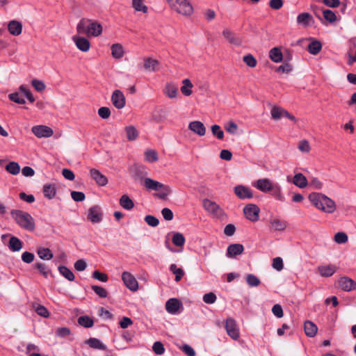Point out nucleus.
<instances>
[{
    "mask_svg": "<svg viewBox=\"0 0 356 356\" xmlns=\"http://www.w3.org/2000/svg\"><path fill=\"white\" fill-rule=\"evenodd\" d=\"M309 201L318 209L327 213L336 210L335 202L328 197L318 193H312L308 197Z\"/></svg>",
    "mask_w": 356,
    "mask_h": 356,
    "instance_id": "obj_1",
    "label": "nucleus"
},
{
    "mask_svg": "<svg viewBox=\"0 0 356 356\" xmlns=\"http://www.w3.org/2000/svg\"><path fill=\"white\" fill-rule=\"evenodd\" d=\"M76 31L79 34H86L88 36L97 37L102 33V26L96 21L83 18L77 24Z\"/></svg>",
    "mask_w": 356,
    "mask_h": 356,
    "instance_id": "obj_2",
    "label": "nucleus"
},
{
    "mask_svg": "<svg viewBox=\"0 0 356 356\" xmlns=\"http://www.w3.org/2000/svg\"><path fill=\"white\" fill-rule=\"evenodd\" d=\"M144 186L148 190L159 191L156 195L161 200H166L171 193L172 190L168 185H165L151 178H145L143 183Z\"/></svg>",
    "mask_w": 356,
    "mask_h": 356,
    "instance_id": "obj_3",
    "label": "nucleus"
},
{
    "mask_svg": "<svg viewBox=\"0 0 356 356\" xmlns=\"http://www.w3.org/2000/svg\"><path fill=\"white\" fill-rule=\"evenodd\" d=\"M10 214L21 227L29 231L34 230L35 221L29 213L20 210H13Z\"/></svg>",
    "mask_w": 356,
    "mask_h": 356,
    "instance_id": "obj_4",
    "label": "nucleus"
},
{
    "mask_svg": "<svg viewBox=\"0 0 356 356\" xmlns=\"http://www.w3.org/2000/svg\"><path fill=\"white\" fill-rule=\"evenodd\" d=\"M170 8L178 13L190 16L193 13V8L188 0H166Z\"/></svg>",
    "mask_w": 356,
    "mask_h": 356,
    "instance_id": "obj_5",
    "label": "nucleus"
},
{
    "mask_svg": "<svg viewBox=\"0 0 356 356\" xmlns=\"http://www.w3.org/2000/svg\"><path fill=\"white\" fill-rule=\"evenodd\" d=\"M225 327L227 334L234 340H238L240 337L239 328L236 321L232 318H228L225 321Z\"/></svg>",
    "mask_w": 356,
    "mask_h": 356,
    "instance_id": "obj_6",
    "label": "nucleus"
},
{
    "mask_svg": "<svg viewBox=\"0 0 356 356\" xmlns=\"http://www.w3.org/2000/svg\"><path fill=\"white\" fill-rule=\"evenodd\" d=\"M260 209L258 206L254 204H247L243 208V213L247 219L252 222H255L259 220V215Z\"/></svg>",
    "mask_w": 356,
    "mask_h": 356,
    "instance_id": "obj_7",
    "label": "nucleus"
},
{
    "mask_svg": "<svg viewBox=\"0 0 356 356\" xmlns=\"http://www.w3.org/2000/svg\"><path fill=\"white\" fill-rule=\"evenodd\" d=\"M122 280L124 285L131 291H136L138 289V283L135 277L129 272H123Z\"/></svg>",
    "mask_w": 356,
    "mask_h": 356,
    "instance_id": "obj_8",
    "label": "nucleus"
},
{
    "mask_svg": "<svg viewBox=\"0 0 356 356\" xmlns=\"http://www.w3.org/2000/svg\"><path fill=\"white\" fill-rule=\"evenodd\" d=\"M32 133L38 138H49L53 134V129L45 125H35L31 128Z\"/></svg>",
    "mask_w": 356,
    "mask_h": 356,
    "instance_id": "obj_9",
    "label": "nucleus"
},
{
    "mask_svg": "<svg viewBox=\"0 0 356 356\" xmlns=\"http://www.w3.org/2000/svg\"><path fill=\"white\" fill-rule=\"evenodd\" d=\"M165 309L168 313L176 314L183 309V305L178 299L170 298L165 303Z\"/></svg>",
    "mask_w": 356,
    "mask_h": 356,
    "instance_id": "obj_10",
    "label": "nucleus"
},
{
    "mask_svg": "<svg viewBox=\"0 0 356 356\" xmlns=\"http://www.w3.org/2000/svg\"><path fill=\"white\" fill-rule=\"evenodd\" d=\"M338 286L344 291H351L356 289V282L348 277H341L338 280Z\"/></svg>",
    "mask_w": 356,
    "mask_h": 356,
    "instance_id": "obj_11",
    "label": "nucleus"
},
{
    "mask_svg": "<svg viewBox=\"0 0 356 356\" xmlns=\"http://www.w3.org/2000/svg\"><path fill=\"white\" fill-rule=\"evenodd\" d=\"M111 102L118 109H122L125 106L126 99L122 91L115 90L111 96Z\"/></svg>",
    "mask_w": 356,
    "mask_h": 356,
    "instance_id": "obj_12",
    "label": "nucleus"
},
{
    "mask_svg": "<svg viewBox=\"0 0 356 356\" xmlns=\"http://www.w3.org/2000/svg\"><path fill=\"white\" fill-rule=\"evenodd\" d=\"M235 195L240 199H251L253 197L252 191L247 186L238 185L234 187Z\"/></svg>",
    "mask_w": 356,
    "mask_h": 356,
    "instance_id": "obj_13",
    "label": "nucleus"
},
{
    "mask_svg": "<svg viewBox=\"0 0 356 356\" xmlns=\"http://www.w3.org/2000/svg\"><path fill=\"white\" fill-rule=\"evenodd\" d=\"M88 218L92 223H97L102 220V212L101 208L99 206H93L88 210Z\"/></svg>",
    "mask_w": 356,
    "mask_h": 356,
    "instance_id": "obj_14",
    "label": "nucleus"
},
{
    "mask_svg": "<svg viewBox=\"0 0 356 356\" xmlns=\"http://www.w3.org/2000/svg\"><path fill=\"white\" fill-rule=\"evenodd\" d=\"M274 184L275 183L272 182L269 179L264 178L256 181L253 186L261 192L268 193Z\"/></svg>",
    "mask_w": 356,
    "mask_h": 356,
    "instance_id": "obj_15",
    "label": "nucleus"
},
{
    "mask_svg": "<svg viewBox=\"0 0 356 356\" xmlns=\"http://www.w3.org/2000/svg\"><path fill=\"white\" fill-rule=\"evenodd\" d=\"M90 175L99 186H104L108 184V179L106 177L95 168H91L90 170Z\"/></svg>",
    "mask_w": 356,
    "mask_h": 356,
    "instance_id": "obj_16",
    "label": "nucleus"
},
{
    "mask_svg": "<svg viewBox=\"0 0 356 356\" xmlns=\"http://www.w3.org/2000/svg\"><path fill=\"white\" fill-rule=\"evenodd\" d=\"M72 40L75 43L76 47L81 51L87 52L90 48L89 40L83 37L74 35Z\"/></svg>",
    "mask_w": 356,
    "mask_h": 356,
    "instance_id": "obj_17",
    "label": "nucleus"
},
{
    "mask_svg": "<svg viewBox=\"0 0 356 356\" xmlns=\"http://www.w3.org/2000/svg\"><path fill=\"white\" fill-rule=\"evenodd\" d=\"M204 208L209 213H213L216 216H220L222 213V210L220 209L215 202L211 201L208 199L203 200Z\"/></svg>",
    "mask_w": 356,
    "mask_h": 356,
    "instance_id": "obj_18",
    "label": "nucleus"
},
{
    "mask_svg": "<svg viewBox=\"0 0 356 356\" xmlns=\"http://www.w3.org/2000/svg\"><path fill=\"white\" fill-rule=\"evenodd\" d=\"M288 226L286 220H283L277 218H271L269 221V227L274 231H284Z\"/></svg>",
    "mask_w": 356,
    "mask_h": 356,
    "instance_id": "obj_19",
    "label": "nucleus"
},
{
    "mask_svg": "<svg viewBox=\"0 0 356 356\" xmlns=\"http://www.w3.org/2000/svg\"><path fill=\"white\" fill-rule=\"evenodd\" d=\"M188 129L200 136H203L206 134V127L200 121H193L188 124Z\"/></svg>",
    "mask_w": 356,
    "mask_h": 356,
    "instance_id": "obj_20",
    "label": "nucleus"
},
{
    "mask_svg": "<svg viewBox=\"0 0 356 356\" xmlns=\"http://www.w3.org/2000/svg\"><path fill=\"white\" fill-rule=\"evenodd\" d=\"M337 268L332 264L321 265L317 268L318 274L325 277H331L336 271Z\"/></svg>",
    "mask_w": 356,
    "mask_h": 356,
    "instance_id": "obj_21",
    "label": "nucleus"
},
{
    "mask_svg": "<svg viewBox=\"0 0 356 356\" xmlns=\"http://www.w3.org/2000/svg\"><path fill=\"white\" fill-rule=\"evenodd\" d=\"M287 181H292V183L296 185V186L299 187L300 188H305L307 184H308V182H307V179L306 178V177L299 172V173H296L292 181H291V178L290 177H287Z\"/></svg>",
    "mask_w": 356,
    "mask_h": 356,
    "instance_id": "obj_22",
    "label": "nucleus"
},
{
    "mask_svg": "<svg viewBox=\"0 0 356 356\" xmlns=\"http://www.w3.org/2000/svg\"><path fill=\"white\" fill-rule=\"evenodd\" d=\"M222 35L231 44L236 46H240L242 44L241 38L229 29H225L222 31Z\"/></svg>",
    "mask_w": 356,
    "mask_h": 356,
    "instance_id": "obj_23",
    "label": "nucleus"
},
{
    "mask_svg": "<svg viewBox=\"0 0 356 356\" xmlns=\"http://www.w3.org/2000/svg\"><path fill=\"white\" fill-rule=\"evenodd\" d=\"M244 250L243 245L239 243H234L231 244L228 246L227 250V257H235L237 255H239L243 253Z\"/></svg>",
    "mask_w": 356,
    "mask_h": 356,
    "instance_id": "obj_24",
    "label": "nucleus"
},
{
    "mask_svg": "<svg viewBox=\"0 0 356 356\" xmlns=\"http://www.w3.org/2000/svg\"><path fill=\"white\" fill-rule=\"evenodd\" d=\"M8 30L12 35L18 36L22 33V24L19 21L11 20L8 24Z\"/></svg>",
    "mask_w": 356,
    "mask_h": 356,
    "instance_id": "obj_25",
    "label": "nucleus"
},
{
    "mask_svg": "<svg viewBox=\"0 0 356 356\" xmlns=\"http://www.w3.org/2000/svg\"><path fill=\"white\" fill-rule=\"evenodd\" d=\"M314 22L313 17L308 13H300L297 17V23L304 27H307Z\"/></svg>",
    "mask_w": 356,
    "mask_h": 356,
    "instance_id": "obj_26",
    "label": "nucleus"
},
{
    "mask_svg": "<svg viewBox=\"0 0 356 356\" xmlns=\"http://www.w3.org/2000/svg\"><path fill=\"white\" fill-rule=\"evenodd\" d=\"M163 93L170 99H175L179 96L178 88L172 83H167L163 88Z\"/></svg>",
    "mask_w": 356,
    "mask_h": 356,
    "instance_id": "obj_27",
    "label": "nucleus"
},
{
    "mask_svg": "<svg viewBox=\"0 0 356 356\" xmlns=\"http://www.w3.org/2000/svg\"><path fill=\"white\" fill-rule=\"evenodd\" d=\"M159 62L152 58H147L144 60L143 67L149 72H154L159 70Z\"/></svg>",
    "mask_w": 356,
    "mask_h": 356,
    "instance_id": "obj_28",
    "label": "nucleus"
},
{
    "mask_svg": "<svg viewBox=\"0 0 356 356\" xmlns=\"http://www.w3.org/2000/svg\"><path fill=\"white\" fill-rule=\"evenodd\" d=\"M44 195L49 200L53 199L56 194V187L54 184H47L43 186Z\"/></svg>",
    "mask_w": 356,
    "mask_h": 356,
    "instance_id": "obj_29",
    "label": "nucleus"
},
{
    "mask_svg": "<svg viewBox=\"0 0 356 356\" xmlns=\"http://www.w3.org/2000/svg\"><path fill=\"white\" fill-rule=\"evenodd\" d=\"M120 205L126 210H131L134 207V201L127 195H122L119 200Z\"/></svg>",
    "mask_w": 356,
    "mask_h": 356,
    "instance_id": "obj_30",
    "label": "nucleus"
},
{
    "mask_svg": "<svg viewBox=\"0 0 356 356\" xmlns=\"http://www.w3.org/2000/svg\"><path fill=\"white\" fill-rule=\"evenodd\" d=\"M305 332L307 337H314L318 331L317 326L312 321H307L304 324Z\"/></svg>",
    "mask_w": 356,
    "mask_h": 356,
    "instance_id": "obj_31",
    "label": "nucleus"
},
{
    "mask_svg": "<svg viewBox=\"0 0 356 356\" xmlns=\"http://www.w3.org/2000/svg\"><path fill=\"white\" fill-rule=\"evenodd\" d=\"M111 50L113 57L116 59L122 58L124 54V48L122 44L119 43L113 44L111 47Z\"/></svg>",
    "mask_w": 356,
    "mask_h": 356,
    "instance_id": "obj_32",
    "label": "nucleus"
},
{
    "mask_svg": "<svg viewBox=\"0 0 356 356\" xmlns=\"http://www.w3.org/2000/svg\"><path fill=\"white\" fill-rule=\"evenodd\" d=\"M165 119L166 113L165 111L162 108L154 111L152 115V121L153 122H163Z\"/></svg>",
    "mask_w": 356,
    "mask_h": 356,
    "instance_id": "obj_33",
    "label": "nucleus"
},
{
    "mask_svg": "<svg viewBox=\"0 0 356 356\" xmlns=\"http://www.w3.org/2000/svg\"><path fill=\"white\" fill-rule=\"evenodd\" d=\"M270 58L275 63H280L282 60L283 55L280 48L274 47L269 51Z\"/></svg>",
    "mask_w": 356,
    "mask_h": 356,
    "instance_id": "obj_34",
    "label": "nucleus"
},
{
    "mask_svg": "<svg viewBox=\"0 0 356 356\" xmlns=\"http://www.w3.org/2000/svg\"><path fill=\"white\" fill-rule=\"evenodd\" d=\"M8 248L13 252L19 251L22 248V243L18 238L11 236L9 241Z\"/></svg>",
    "mask_w": 356,
    "mask_h": 356,
    "instance_id": "obj_35",
    "label": "nucleus"
},
{
    "mask_svg": "<svg viewBox=\"0 0 356 356\" xmlns=\"http://www.w3.org/2000/svg\"><path fill=\"white\" fill-rule=\"evenodd\" d=\"M285 111H286L285 109H284L283 108H282L280 106H273V108L270 111V114H271L272 118L275 120H279L282 117L285 116V114H284V113H285Z\"/></svg>",
    "mask_w": 356,
    "mask_h": 356,
    "instance_id": "obj_36",
    "label": "nucleus"
},
{
    "mask_svg": "<svg viewBox=\"0 0 356 356\" xmlns=\"http://www.w3.org/2000/svg\"><path fill=\"white\" fill-rule=\"evenodd\" d=\"M91 348L99 350H105L106 346L102 341L96 338H90L86 342Z\"/></svg>",
    "mask_w": 356,
    "mask_h": 356,
    "instance_id": "obj_37",
    "label": "nucleus"
},
{
    "mask_svg": "<svg viewBox=\"0 0 356 356\" xmlns=\"http://www.w3.org/2000/svg\"><path fill=\"white\" fill-rule=\"evenodd\" d=\"M322 49L321 43L318 40H312L308 45V51L313 55H316Z\"/></svg>",
    "mask_w": 356,
    "mask_h": 356,
    "instance_id": "obj_38",
    "label": "nucleus"
},
{
    "mask_svg": "<svg viewBox=\"0 0 356 356\" xmlns=\"http://www.w3.org/2000/svg\"><path fill=\"white\" fill-rule=\"evenodd\" d=\"M183 86L181 87V91L185 96H190L192 94L193 84L188 79L182 81Z\"/></svg>",
    "mask_w": 356,
    "mask_h": 356,
    "instance_id": "obj_39",
    "label": "nucleus"
},
{
    "mask_svg": "<svg viewBox=\"0 0 356 356\" xmlns=\"http://www.w3.org/2000/svg\"><path fill=\"white\" fill-rule=\"evenodd\" d=\"M37 253L39 257L43 260H50L53 258V254L49 248H40L38 250Z\"/></svg>",
    "mask_w": 356,
    "mask_h": 356,
    "instance_id": "obj_40",
    "label": "nucleus"
},
{
    "mask_svg": "<svg viewBox=\"0 0 356 356\" xmlns=\"http://www.w3.org/2000/svg\"><path fill=\"white\" fill-rule=\"evenodd\" d=\"M59 273L69 281H73L75 278L74 273L71 270L64 266L58 267Z\"/></svg>",
    "mask_w": 356,
    "mask_h": 356,
    "instance_id": "obj_41",
    "label": "nucleus"
},
{
    "mask_svg": "<svg viewBox=\"0 0 356 356\" xmlns=\"http://www.w3.org/2000/svg\"><path fill=\"white\" fill-rule=\"evenodd\" d=\"M6 170L11 175H16L20 172V165L18 163L12 161L6 165Z\"/></svg>",
    "mask_w": 356,
    "mask_h": 356,
    "instance_id": "obj_42",
    "label": "nucleus"
},
{
    "mask_svg": "<svg viewBox=\"0 0 356 356\" xmlns=\"http://www.w3.org/2000/svg\"><path fill=\"white\" fill-rule=\"evenodd\" d=\"M127 138L129 140H134L138 136V132L134 126H128L125 127Z\"/></svg>",
    "mask_w": 356,
    "mask_h": 356,
    "instance_id": "obj_43",
    "label": "nucleus"
},
{
    "mask_svg": "<svg viewBox=\"0 0 356 356\" xmlns=\"http://www.w3.org/2000/svg\"><path fill=\"white\" fill-rule=\"evenodd\" d=\"M324 19L330 23H334L337 21V17L334 12L329 9L322 10Z\"/></svg>",
    "mask_w": 356,
    "mask_h": 356,
    "instance_id": "obj_44",
    "label": "nucleus"
},
{
    "mask_svg": "<svg viewBox=\"0 0 356 356\" xmlns=\"http://www.w3.org/2000/svg\"><path fill=\"white\" fill-rule=\"evenodd\" d=\"M78 323L86 328H89L93 326V320L88 316H82L78 318Z\"/></svg>",
    "mask_w": 356,
    "mask_h": 356,
    "instance_id": "obj_45",
    "label": "nucleus"
},
{
    "mask_svg": "<svg viewBox=\"0 0 356 356\" xmlns=\"http://www.w3.org/2000/svg\"><path fill=\"white\" fill-rule=\"evenodd\" d=\"M132 6L136 11L143 13H147L148 11L147 6L143 4L142 0H132Z\"/></svg>",
    "mask_w": 356,
    "mask_h": 356,
    "instance_id": "obj_46",
    "label": "nucleus"
},
{
    "mask_svg": "<svg viewBox=\"0 0 356 356\" xmlns=\"http://www.w3.org/2000/svg\"><path fill=\"white\" fill-rule=\"evenodd\" d=\"M246 282L250 287L258 286L261 282L260 280L253 274H248L246 276Z\"/></svg>",
    "mask_w": 356,
    "mask_h": 356,
    "instance_id": "obj_47",
    "label": "nucleus"
},
{
    "mask_svg": "<svg viewBox=\"0 0 356 356\" xmlns=\"http://www.w3.org/2000/svg\"><path fill=\"white\" fill-rule=\"evenodd\" d=\"M172 243L176 246L182 247L185 243V238L181 233H175L172 236Z\"/></svg>",
    "mask_w": 356,
    "mask_h": 356,
    "instance_id": "obj_48",
    "label": "nucleus"
},
{
    "mask_svg": "<svg viewBox=\"0 0 356 356\" xmlns=\"http://www.w3.org/2000/svg\"><path fill=\"white\" fill-rule=\"evenodd\" d=\"M334 239L337 243L342 244L346 243L348 238V235L345 232H339L334 235Z\"/></svg>",
    "mask_w": 356,
    "mask_h": 356,
    "instance_id": "obj_49",
    "label": "nucleus"
},
{
    "mask_svg": "<svg viewBox=\"0 0 356 356\" xmlns=\"http://www.w3.org/2000/svg\"><path fill=\"white\" fill-rule=\"evenodd\" d=\"M211 129L213 135L216 136L218 139L221 140L224 138V132L219 125L214 124L211 126Z\"/></svg>",
    "mask_w": 356,
    "mask_h": 356,
    "instance_id": "obj_50",
    "label": "nucleus"
},
{
    "mask_svg": "<svg viewBox=\"0 0 356 356\" xmlns=\"http://www.w3.org/2000/svg\"><path fill=\"white\" fill-rule=\"evenodd\" d=\"M145 159L149 162H155L158 161V154L155 150L149 149L145 153Z\"/></svg>",
    "mask_w": 356,
    "mask_h": 356,
    "instance_id": "obj_51",
    "label": "nucleus"
},
{
    "mask_svg": "<svg viewBox=\"0 0 356 356\" xmlns=\"http://www.w3.org/2000/svg\"><path fill=\"white\" fill-rule=\"evenodd\" d=\"M243 60L250 67H254L257 65V60L252 54L243 56Z\"/></svg>",
    "mask_w": 356,
    "mask_h": 356,
    "instance_id": "obj_52",
    "label": "nucleus"
},
{
    "mask_svg": "<svg viewBox=\"0 0 356 356\" xmlns=\"http://www.w3.org/2000/svg\"><path fill=\"white\" fill-rule=\"evenodd\" d=\"M152 350L155 354L161 355L165 353L163 344L161 341H156L154 343Z\"/></svg>",
    "mask_w": 356,
    "mask_h": 356,
    "instance_id": "obj_53",
    "label": "nucleus"
},
{
    "mask_svg": "<svg viewBox=\"0 0 356 356\" xmlns=\"http://www.w3.org/2000/svg\"><path fill=\"white\" fill-rule=\"evenodd\" d=\"M270 192L271 194L275 196L277 199L282 200V196L281 193V187L279 184H275L271 188Z\"/></svg>",
    "mask_w": 356,
    "mask_h": 356,
    "instance_id": "obj_54",
    "label": "nucleus"
},
{
    "mask_svg": "<svg viewBox=\"0 0 356 356\" xmlns=\"http://www.w3.org/2000/svg\"><path fill=\"white\" fill-rule=\"evenodd\" d=\"M35 268L38 269L40 273L46 278L48 277V275L51 273V270L48 269L45 264L42 263H36Z\"/></svg>",
    "mask_w": 356,
    "mask_h": 356,
    "instance_id": "obj_55",
    "label": "nucleus"
},
{
    "mask_svg": "<svg viewBox=\"0 0 356 356\" xmlns=\"http://www.w3.org/2000/svg\"><path fill=\"white\" fill-rule=\"evenodd\" d=\"M91 288L94 292L101 298H106L108 295L106 290L102 286L92 285Z\"/></svg>",
    "mask_w": 356,
    "mask_h": 356,
    "instance_id": "obj_56",
    "label": "nucleus"
},
{
    "mask_svg": "<svg viewBox=\"0 0 356 356\" xmlns=\"http://www.w3.org/2000/svg\"><path fill=\"white\" fill-rule=\"evenodd\" d=\"M225 129L229 134H235L238 130V126L234 122L229 121L225 125Z\"/></svg>",
    "mask_w": 356,
    "mask_h": 356,
    "instance_id": "obj_57",
    "label": "nucleus"
},
{
    "mask_svg": "<svg viewBox=\"0 0 356 356\" xmlns=\"http://www.w3.org/2000/svg\"><path fill=\"white\" fill-rule=\"evenodd\" d=\"M202 299L207 304H213L216 301L217 297L214 293L210 292L204 294Z\"/></svg>",
    "mask_w": 356,
    "mask_h": 356,
    "instance_id": "obj_58",
    "label": "nucleus"
},
{
    "mask_svg": "<svg viewBox=\"0 0 356 356\" xmlns=\"http://www.w3.org/2000/svg\"><path fill=\"white\" fill-rule=\"evenodd\" d=\"M98 115L102 119H108L111 115V110L109 108L106 106L100 107L98 109Z\"/></svg>",
    "mask_w": 356,
    "mask_h": 356,
    "instance_id": "obj_59",
    "label": "nucleus"
},
{
    "mask_svg": "<svg viewBox=\"0 0 356 356\" xmlns=\"http://www.w3.org/2000/svg\"><path fill=\"white\" fill-rule=\"evenodd\" d=\"M9 99L17 104H24L26 103V101L24 98L21 97L19 94L17 92H14L9 95Z\"/></svg>",
    "mask_w": 356,
    "mask_h": 356,
    "instance_id": "obj_60",
    "label": "nucleus"
},
{
    "mask_svg": "<svg viewBox=\"0 0 356 356\" xmlns=\"http://www.w3.org/2000/svg\"><path fill=\"white\" fill-rule=\"evenodd\" d=\"M71 197L75 202H82L86 198L85 194L79 191H72Z\"/></svg>",
    "mask_w": 356,
    "mask_h": 356,
    "instance_id": "obj_61",
    "label": "nucleus"
},
{
    "mask_svg": "<svg viewBox=\"0 0 356 356\" xmlns=\"http://www.w3.org/2000/svg\"><path fill=\"white\" fill-rule=\"evenodd\" d=\"M145 221L151 227H156L159 223L158 218L150 215L145 216Z\"/></svg>",
    "mask_w": 356,
    "mask_h": 356,
    "instance_id": "obj_62",
    "label": "nucleus"
},
{
    "mask_svg": "<svg viewBox=\"0 0 356 356\" xmlns=\"http://www.w3.org/2000/svg\"><path fill=\"white\" fill-rule=\"evenodd\" d=\"M31 84L34 87V88L38 92H42L45 89V85L41 81L33 79L31 81Z\"/></svg>",
    "mask_w": 356,
    "mask_h": 356,
    "instance_id": "obj_63",
    "label": "nucleus"
},
{
    "mask_svg": "<svg viewBox=\"0 0 356 356\" xmlns=\"http://www.w3.org/2000/svg\"><path fill=\"white\" fill-rule=\"evenodd\" d=\"M273 267L277 270H281L284 268L283 260L281 257H276L273 260Z\"/></svg>",
    "mask_w": 356,
    "mask_h": 356,
    "instance_id": "obj_64",
    "label": "nucleus"
}]
</instances>
